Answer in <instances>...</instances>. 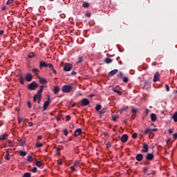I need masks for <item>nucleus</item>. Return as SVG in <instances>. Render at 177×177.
Segmentation results:
<instances>
[{
	"instance_id": "obj_1",
	"label": "nucleus",
	"mask_w": 177,
	"mask_h": 177,
	"mask_svg": "<svg viewBox=\"0 0 177 177\" xmlns=\"http://www.w3.org/2000/svg\"><path fill=\"white\" fill-rule=\"evenodd\" d=\"M73 91V86L71 85H64L62 86V92L64 93H70Z\"/></svg>"
},
{
	"instance_id": "obj_2",
	"label": "nucleus",
	"mask_w": 177,
	"mask_h": 177,
	"mask_svg": "<svg viewBox=\"0 0 177 177\" xmlns=\"http://www.w3.org/2000/svg\"><path fill=\"white\" fill-rule=\"evenodd\" d=\"M44 67H48V68H53L52 64H48L45 62L44 61H41L39 62V68L40 70H42Z\"/></svg>"
},
{
	"instance_id": "obj_3",
	"label": "nucleus",
	"mask_w": 177,
	"mask_h": 177,
	"mask_svg": "<svg viewBox=\"0 0 177 177\" xmlns=\"http://www.w3.org/2000/svg\"><path fill=\"white\" fill-rule=\"evenodd\" d=\"M38 86H39V85L37 84V82H32L28 85V88L30 89V91H35Z\"/></svg>"
},
{
	"instance_id": "obj_4",
	"label": "nucleus",
	"mask_w": 177,
	"mask_h": 177,
	"mask_svg": "<svg viewBox=\"0 0 177 177\" xmlns=\"http://www.w3.org/2000/svg\"><path fill=\"white\" fill-rule=\"evenodd\" d=\"M50 104V96L48 95V100L47 101L44 102V105H43V109L44 111L48 109V106Z\"/></svg>"
},
{
	"instance_id": "obj_5",
	"label": "nucleus",
	"mask_w": 177,
	"mask_h": 177,
	"mask_svg": "<svg viewBox=\"0 0 177 177\" xmlns=\"http://www.w3.org/2000/svg\"><path fill=\"white\" fill-rule=\"evenodd\" d=\"M73 68V65L71 64H65L64 66V71H71V69Z\"/></svg>"
},
{
	"instance_id": "obj_6",
	"label": "nucleus",
	"mask_w": 177,
	"mask_h": 177,
	"mask_svg": "<svg viewBox=\"0 0 177 177\" xmlns=\"http://www.w3.org/2000/svg\"><path fill=\"white\" fill-rule=\"evenodd\" d=\"M89 103H90L89 100L86 98L82 99L80 102L81 106H88Z\"/></svg>"
},
{
	"instance_id": "obj_7",
	"label": "nucleus",
	"mask_w": 177,
	"mask_h": 177,
	"mask_svg": "<svg viewBox=\"0 0 177 177\" xmlns=\"http://www.w3.org/2000/svg\"><path fill=\"white\" fill-rule=\"evenodd\" d=\"M44 88H45V86H41L40 89L37 91V93L36 95H39V100H41V94L42 92H44Z\"/></svg>"
},
{
	"instance_id": "obj_8",
	"label": "nucleus",
	"mask_w": 177,
	"mask_h": 177,
	"mask_svg": "<svg viewBox=\"0 0 177 177\" xmlns=\"http://www.w3.org/2000/svg\"><path fill=\"white\" fill-rule=\"evenodd\" d=\"M149 151V145L145 143L142 146V149H141V153H147Z\"/></svg>"
},
{
	"instance_id": "obj_9",
	"label": "nucleus",
	"mask_w": 177,
	"mask_h": 177,
	"mask_svg": "<svg viewBox=\"0 0 177 177\" xmlns=\"http://www.w3.org/2000/svg\"><path fill=\"white\" fill-rule=\"evenodd\" d=\"M81 133H82V129H77L75 132H74V134H73V136H80V135H81Z\"/></svg>"
},
{
	"instance_id": "obj_10",
	"label": "nucleus",
	"mask_w": 177,
	"mask_h": 177,
	"mask_svg": "<svg viewBox=\"0 0 177 177\" xmlns=\"http://www.w3.org/2000/svg\"><path fill=\"white\" fill-rule=\"evenodd\" d=\"M128 135L127 134H124L122 136L120 140L122 142V143H126V142L128 140Z\"/></svg>"
},
{
	"instance_id": "obj_11",
	"label": "nucleus",
	"mask_w": 177,
	"mask_h": 177,
	"mask_svg": "<svg viewBox=\"0 0 177 177\" xmlns=\"http://www.w3.org/2000/svg\"><path fill=\"white\" fill-rule=\"evenodd\" d=\"M145 158L148 161H151L154 158V155L153 153H147Z\"/></svg>"
},
{
	"instance_id": "obj_12",
	"label": "nucleus",
	"mask_w": 177,
	"mask_h": 177,
	"mask_svg": "<svg viewBox=\"0 0 177 177\" xmlns=\"http://www.w3.org/2000/svg\"><path fill=\"white\" fill-rule=\"evenodd\" d=\"M159 78H160V73L156 72L153 76V82H157Z\"/></svg>"
},
{
	"instance_id": "obj_13",
	"label": "nucleus",
	"mask_w": 177,
	"mask_h": 177,
	"mask_svg": "<svg viewBox=\"0 0 177 177\" xmlns=\"http://www.w3.org/2000/svg\"><path fill=\"white\" fill-rule=\"evenodd\" d=\"M19 82L21 85H24V77H23V75L21 73L19 74Z\"/></svg>"
},
{
	"instance_id": "obj_14",
	"label": "nucleus",
	"mask_w": 177,
	"mask_h": 177,
	"mask_svg": "<svg viewBox=\"0 0 177 177\" xmlns=\"http://www.w3.org/2000/svg\"><path fill=\"white\" fill-rule=\"evenodd\" d=\"M136 160L137 161H142V160H143V154L142 153L137 154L136 156Z\"/></svg>"
},
{
	"instance_id": "obj_15",
	"label": "nucleus",
	"mask_w": 177,
	"mask_h": 177,
	"mask_svg": "<svg viewBox=\"0 0 177 177\" xmlns=\"http://www.w3.org/2000/svg\"><path fill=\"white\" fill-rule=\"evenodd\" d=\"M38 78L40 84H48V81L46 80V79L41 77H39Z\"/></svg>"
},
{
	"instance_id": "obj_16",
	"label": "nucleus",
	"mask_w": 177,
	"mask_h": 177,
	"mask_svg": "<svg viewBox=\"0 0 177 177\" xmlns=\"http://www.w3.org/2000/svg\"><path fill=\"white\" fill-rule=\"evenodd\" d=\"M26 80L28 81V82H30L32 80V75L31 74L28 73L26 75Z\"/></svg>"
},
{
	"instance_id": "obj_17",
	"label": "nucleus",
	"mask_w": 177,
	"mask_h": 177,
	"mask_svg": "<svg viewBox=\"0 0 177 177\" xmlns=\"http://www.w3.org/2000/svg\"><path fill=\"white\" fill-rule=\"evenodd\" d=\"M151 120L153 122H156V121H157V116H156V113L151 114Z\"/></svg>"
},
{
	"instance_id": "obj_18",
	"label": "nucleus",
	"mask_w": 177,
	"mask_h": 177,
	"mask_svg": "<svg viewBox=\"0 0 177 177\" xmlns=\"http://www.w3.org/2000/svg\"><path fill=\"white\" fill-rule=\"evenodd\" d=\"M59 91H60V88H59L58 86H54L53 92H54L55 95H57V93H59Z\"/></svg>"
},
{
	"instance_id": "obj_19",
	"label": "nucleus",
	"mask_w": 177,
	"mask_h": 177,
	"mask_svg": "<svg viewBox=\"0 0 177 177\" xmlns=\"http://www.w3.org/2000/svg\"><path fill=\"white\" fill-rule=\"evenodd\" d=\"M118 73V69H114L109 73V75H115Z\"/></svg>"
},
{
	"instance_id": "obj_20",
	"label": "nucleus",
	"mask_w": 177,
	"mask_h": 177,
	"mask_svg": "<svg viewBox=\"0 0 177 177\" xmlns=\"http://www.w3.org/2000/svg\"><path fill=\"white\" fill-rule=\"evenodd\" d=\"M18 153L19 154V156H21V157H26V156H27V152L24 151H18Z\"/></svg>"
},
{
	"instance_id": "obj_21",
	"label": "nucleus",
	"mask_w": 177,
	"mask_h": 177,
	"mask_svg": "<svg viewBox=\"0 0 177 177\" xmlns=\"http://www.w3.org/2000/svg\"><path fill=\"white\" fill-rule=\"evenodd\" d=\"M104 62L106 64H110V63H111L113 62L112 59H110L109 57H106L104 59Z\"/></svg>"
},
{
	"instance_id": "obj_22",
	"label": "nucleus",
	"mask_w": 177,
	"mask_h": 177,
	"mask_svg": "<svg viewBox=\"0 0 177 177\" xmlns=\"http://www.w3.org/2000/svg\"><path fill=\"white\" fill-rule=\"evenodd\" d=\"M8 138V135L6 134H3L1 137H0V142L2 143L5 139Z\"/></svg>"
},
{
	"instance_id": "obj_23",
	"label": "nucleus",
	"mask_w": 177,
	"mask_h": 177,
	"mask_svg": "<svg viewBox=\"0 0 177 177\" xmlns=\"http://www.w3.org/2000/svg\"><path fill=\"white\" fill-rule=\"evenodd\" d=\"M112 91L113 92H115V93H118V95H119L120 96H121V95H122V92H121L120 91L117 90L115 88H113Z\"/></svg>"
},
{
	"instance_id": "obj_24",
	"label": "nucleus",
	"mask_w": 177,
	"mask_h": 177,
	"mask_svg": "<svg viewBox=\"0 0 177 177\" xmlns=\"http://www.w3.org/2000/svg\"><path fill=\"white\" fill-rule=\"evenodd\" d=\"M151 133H153L151 131V129H149V128L147 129V130L144 132V135H148V134L151 135Z\"/></svg>"
},
{
	"instance_id": "obj_25",
	"label": "nucleus",
	"mask_w": 177,
	"mask_h": 177,
	"mask_svg": "<svg viewBox=\"0 0 177 177\" xmlns=\"http://www.w3.org/2000/svg\"><path fill=\"white\" fill-rule=\"evenodd\" d=\"M32 71L33 73L35 74V75H38L39 73V69L38 68H32Z\"/></svg>"
},
{
	"instance_id": "obj_26",
	"label": "nucleus",
	"mask_w": 177,
	"mask_h": 177,
	"mask_svg": "<svg viewBox=\"0 0 177 177\" xmlns=\"http://www.w3.org/2000/svg\"><path fill=\"white\" fill-rule=\"evenodd\" d=\"M172 119L174 120V122H177V111L174 113Z\"/></svg>"
},
{
	"instance_id": "obj_27",
	"label": "nucleus",
	"mask_w": 177,
	"mask_h": 177,
	"mask_svg": "<svg viewBox=\"0 0 177 177\" xmlns=\"http://www.w3.org/2000/svg\"><path fill=\"white\" fill-rule=\"evenodd\" d=\"M37 100H39V95L35 94L33 97V101L34 102H37Z\"/></svg>"
},
{
	"instance_id": "obj_28",
	"label": "nucleus",
	"mask_w": 177,
	"mask_h": 177,
	"mask_svg": "<svg viewBox=\"0 0 177 177\" xmlns=\"http://www.w3.org/2000/svg\"><path fill=\"white\" fill-rule=\"evenodd\" d=\"M19 145H20V146H24V145H26V141H24L23 139H20V140H19Z\"/></svg>"
},
{
	"instance_id": "obj_29",
	"label": "nucleus",
	"mask_w": 177,
	"mask_h": 177,
	"mask_svg": "<svg viewBox=\"0 0 177 177\" xmlns=\"http://www.w3.org/2000/svg\"><path fill=\"white\" fill-rule=\"evenodd\" d=\"M83 8H88L89 7V3L84 1L82 4Z\"/></svg>"
},
{
	"instance_id": "obj_30",
	"label": "nucleus",
	"mask_w": 177,
	"mask_h": 177,
	"mask_svg": "<svg viewBox=\"0 0 177 177\" xmlns=\"http://www.w3.org/2000/svg\"><path fill=\"white\" fill-rule=\"evenodd\" d=\"M32 160H33L32 156H27V161H28L29 162H32Z\"/></svg>"
},
{
	"instance_id": "obj_31",
	"label": "nucleus",
	"mask_w": 177,
	"mask_h": 177,
	"mask_svg": "<svg viewBox=\"0 0 177 177\" xmlns=\"http://www.w3.org/2000/svg\"><path fill=\"white\" fill-rule=\"evenodd\" d=\"M102 109V105L100 104H97L96 106H95V110L96 111H99L100 110Z\"/></svg>"
},
{
	"instance_id": "obj_32",
	"label": "nucleus",
	"mask_w": 177,
	"mask_h": 177,
	"mask_svg": "<svg viewBox=\"0 0 177 177\" xmlns=\"http://www.w3.org/2000/svg\"><path fill=\"white\" fill-rule=\"evenodd\" d=\"M131 113L133 115H135V114H136V113H138V109H135V108L132 109Z\"/></svg>"
},
{
	"instance_id": "obj_33",
	"label": "nucleus",
	"mask_w": 177,
	"mask_h": 177,
	"mask_svg": "<svg viewBox=\"0 0 177 177\" xmlns=\"http://www.w3.org/2000/svg\"><path fill=\"white\" fill-rule=\"evenodd\" d=\"M23 177H31V174L26 172V173L24 174Z\"/></svg>"
},
{
	"instance_id": "obj_34",
	"label": "nucleus",
	"mask_w": 177,
	"mask_h": 177,
	"mask_svg": "<svg viewBox=\"0 0 177 177\" xmlns=\"http://www.w3.org/2000/svg\"><path fill=\"white\" fill-rule=\"evenodd\" d=\"M5 159L7 160L8 161H9V160H10V155L9 154V153H8L5 156Z\"/></svg>"
},
{
	"instance_id": "obj_35",
	"label": "nucleus",
	"mask_w": 177,
	"mask_h": 177,
	"mask_svg": "<svg viewBox=\"0 0 177 177\" xmlns=\"http://www.w3.org/2000/svg\"><path fill=\"white\" fill-rule=\"evenodd\" d=\"M123 75H124V73L122 72H119V74L118 75V77L122 79L124 77Z\"/></svg>"
},
{
	"instance_id": "obj_36",
	"label": "nucleus",
	"mask_w": 177,
	"mask_h": 177,
	"mask_svg": "<svg viewBox=\"0 0 177 177\" xmlns=\"http://www.w3.org/2000/svg\"><path fill=\"white\" fill-rule=\"evenodd\" d=\"M122 80L123 82H128L129 81V80L127 77H123Z\"/></svg>"
},
{
	"instance_id": "obj_37",
	"label": "nucleus",
	"mask_w": 177,
	"mask_h": 177,
	"mask_svg": "<svg viewBox=\"0 0 177 177\" xmlns=\"http://www.w3.org/2000/svg\"><path fill=\"white\" fill-rule=\"evenodd\" d=\"M37 167H41V166L42 165V163L39 161H36L35 162Z\"/></svg>"
},
{
	"instance_id": "obj_38",
	"label": "nucleus",
	"mask_w": 177,
	"mask_h": 177,
	"mask_svg": "<svg viewBox=\"0 0 177 177\" xmlns=\"http://www.w3.org/2000/svg\"><path fill=\"white\" fill-rule=\"evenodd\" d=\"M83 60H84V57H79L78 60H77V63H82Z\"/></svg>"
},
{
	"instance_id": "obj_39",
	"label": "nucleus",
	"mask_w": 177,
	"mask_h": 177,
	"mask_svg": "<svg viewBox=\"0 0 177 177\" xmlns=\"http://www.w3.org/2000/svg\"><path fill=\"white\" fill-rule=\"evenodd\" d=\"M52 67L53 68H50V70H52L53 74H57V72H56V71L55 70V68L53 67V64H52Z\"/></svg>"
},
{
	"instance_id": "obj_40",
	"label": "nucleus",
	"mask_w": 177,
	"mask_h": 177,
	"mask_svg": "<svg viewBox=\"0 0 177 177\" xmlns=\"http://www.w3.org/2000/svg\"><path fill=\"white\" fill-rule=\"evenodd\" d=\"M64 135L67 136L68 135V130L67 129H64Z\"/></svg>"
},
{
	"instance_id": "obj_41",
	"label": "nucleus",
	"mask_w": 177,
	"mask_h": 177,
	"mask_svg": "<svg viewBox=\"0 0 177 177\" xmlns=\"http://www.w3.org/2000/svg\"><path fill=\"white\" fill-rule=\"evenodd\" d=\"M132 138H133V139H136V138H138V133H133L132 134Z\"/></svg>"
},
{
	"instance_id": "obj_42",
	"label": "nucleus",
	"mask_w": 177,
	"mask_h": 177,
	"mask_svg": "<svg viewBox=\"0 0 177 177\" xmlns=\"http://www.w3.org/2000/svg\"><path fill=\"white\" fill-rule=\"evenodd\" d=\"M36 147H42L43 145L42 144H40L39 142H37L36 145H35Z\"/></svg>"
},
{
	"instance_id": "obj_43",
	"label": "nucleus",
	"mask_w": 177,
	"mask_h": 177,
	"mask_svg": "<svg viewBox=\"0 0 177 177\" xmlns=\"http://www.w3.org/2000/svg\"><path fill=\"white\" fill-rule=\"evenodd\" d=\"M15 1V0H8L6 4H7V5H10L11 3H13V1Z\"/></svg>"
},
{
	"instance_id": "obj_44",
	"label": "nucleus",
	"mask_w": 177,
	"mask_h": 177,
	"mask_svg": "<svg viewBox=\"0 0 177 177\" xmlns=\"http://www.w3.org/2000/svg\"><path fill=\"white\" fill-rule=\"evenodd\" d=\"M66 121H70V120H71V116H70V115H66Z\"/></svg>"
},
{
	"instance_id": "obj_45",
	"label": "nucleus",
	"mask_w": 177,
	"mask_h": 177,
	"mask_svg": "<svg viewBox=\"0 0 177 177\" xmlns=\"http://www.w3.org/2000/svg\"><path fill=\"white\" fill-rule=\"evenodd\" d=\"M106 147L109 149L110 147H111V142H109L108 143H106Z\"/></svg>"
},
{
	"instance_id": "obj_46",
	"label": "nucleus",
	"mask_w": 177,
	"mask_h": 177,
	"mask_svg": "<svg viewBox=\"0 0 177 177\" xmlns=\"http://www.w3.org/2000/svg\"><path fill=\"white\" fill-rule=\"evenodd\" d=\"M104 113H106V110H105V109H102V110H101V111H100V115L104 114Z\"/></svg>"
},
{
	"instance_id": "obj_47",
	"label": "nucleus",
	"mask_w": 177,
	"mask_h": 177,
	"mask_svg": "<svg viewBox=\"0 0 177 177\" xmlns=\"http://www.w3.org/2000/svg\"><path fill=\"white\" fill-rule=\"evenodd\" d=\"M37 169H37V167H34L32 169V172L35 173V172H37Z\"/></svg>"
},
{
	"instance_id": "obj_48",
	"label": "nucleus",
	"mask_w": 177,
	"mask_h": 177,
	"mask_svg": "<svg viewBox=\"0 0 177 177\" xmlns=\"http://www.w3.org/2000/svg\"><path fill=\"white\" fill-rule=\"evenodd\" d=\"M167 92H169V86L168 84L165 85Z\"/></svg>"
},
{
	"instance_id": "obj_49",
	"label": "nucleus",
	"mask_w": 177,
	"mask_h": 177,
	"mask_svg": "<svg viewBox=\"0 0 177 177\" xmlns=\"http://www.w3.org/2000/svg\"><path fill=\"white\" fill-rule=\"evenodd\" d=\"M28 107L29 109H31V107H32V105L31 104V102L30 101L28 102Z\"/></svg>"
},
{
	"instance_id": "obj_50",
	"label": "nucleus",
	"mask_w": 177,
	"mask_h": 177,
	"mask_svg": "<svg viewBox=\"0 0 177 177\" xmlns=\"http://www.w3.org/2000/svg\"><path fill=\"white\" fill-rule=\"evenodd\" d=\"M74 165H75V167H78V166L80 165V162L75 161V162H74Z\"/></svg>"
},
{
	"instance_id": "obj_51",
	"label": "nucleus",
	"mask_w": 177,
	"mask_h": 177,
	"mask_svg": "<svg viewBox=\"0 0 177 177\" xmlns=\"http://www.w3.org/2000/svg\"><path fill=\"white\" fill-rule=\"evenodd\" d=\"M126 110H128V106H126V107H124V108H122V109H121V112H120V113H122V111H126Z\"/></svg>"
},
{
	"instance_id": "obj_52",
	"label": "nucleus",
	"mask_w": 177,
	"mask_h": 177,
	"mask_svg": "<svg viewBox=\"0 0 177 177\" xmlns=\"http://www.w3.org/2000/svg\"><path fill=\"white\" fill-rule=\"evenodd\" d=\"M28 57H30V58L34 57V53H29V55H28Z\"/></svg>"
},
{
	"instance_id": "obj_53",
	"label": "nucleus",
	"mask_w": 177,
	"mask_h": 177,
	"mask_svg": "<svg viewBox=\"0 0 177 177\" xmlns=\"http://www.w3.org/2000/svg\"><path fill=\"white\" fill-rule=\"evenodd\" d=\"M150 110H149V109H147L145 110V115H149V113Z\"/></svg>"
},
{
	"instance_id": "obj_54",
	"label": "nucleus",
	"mask_w": 177,
	"mask_h": 177,
	"mask_svg": "<svg viewBox=\"0 0 177 177\" xmlns=\"http://www.w3.org/2000/svg\"><path fill=\"white\" fill-rule=\"evenodd\" d=\"M71 171L72 172H74V171H75V167H74V166H71Z\"/></svg>"
},
{
	"instance_id": "obj_55",
	"label": "nucleus",
	"mask_w": 177,
	"mask_h": 177,
	"mask_svg": "<svg viewBox=\"0 0 177 177\" xmlns=\"http://www.w3.org/2000/svg\"><path fill=\"white\" fill-rule=\"evenodd\" d=\"M151 132H157L158 131V129H151Z\"/></svg>"
},
{
	"instance_id": "obj_56",
	"label": "nucleus",
	"mask_w": 177,
	"mask_h": 177,
	"mask_svg": "<svg viewBox=\"0 0 177 177\" xmlns=\"http://www.w3.org/2000/svg\"><path fill=\"white\" fill-rule=\"evenodd\" d=\"M118 118V116H113V121H117Z\"/></svg>"
},
{
	"instance_id": "obj_57",
	"label": "nucleus",
	"mask_w": 177,
	"mask_h": 177,
	"mask_svg": "<svg viewBox=\"0 0 177 177\" xmlns=\"http://www.w3.org/2000/svg\"><path fill=\"white\" fill-rule=\"evenodd\" d=\"M77 74V72L75 71H72L71 73H70V75H75Z\"/></svg>"
},
{
	"instance_id": "obj_58",
	"label": "nucleus",
	"mask_w": 177,
	"mask_h": 177,
	"mask_svg": "<svg viewBox=\"0 0 177 177\" xmlns=\"http://www.w3.org/2000/svg\"><path fill=\"white\" fill-rule=\"evenodd\" d=\"M147 171H149V168H147V167L143 168V172H147Z\"/></svg>"
},
{
	"instance_id": "obj_59",
	"label": "nucleus",
	"mask_w": 177,
	"mask_h": 177,
	"mask_svg": "<svg viewBox=\"0 0 177 177\" xmlns=\"http://www.w3.org/2000/svg\"><path fill=\"white\" fill-rule=\"evenodd\" d=\"M21 121H23V118H18V122L19 124H21Z\"/></svg>"
},
{
	"instance_id": "obj_60",
	"label": "nucleus",
	"mask_w": 177,
	"mask_h": 177,
	"mask_svg": "<svg viewBox=\"0 0 177 177\" xmlns=\"http://www.w3.org/2000/svg\"><path fill=\"white\" fill-rule=\"evenodd\" d=\"M173 138H174V139H177V133H176L173 135Z\"/></svg>"
},
{
	"instance_id": "obj_61",
	"label": "nucleus",
	"mask_w": 177,
	"mask_h": 177,
	"mask_svg": "<svg viewBox=\"0 0 177 177\" xmlns=\"http://www.w3.org/2000/svg\"><path fill=\"white\" fill-rule=\"evenodd\" d=\"M28 125H29V127H32L34 125V124L32 123V122H29Z\"/></svg>"
},
{
	"instance_id": "obj_62",
	"label": "nucleus",
	"mask_w": 177,
	"mask_h": 177,
	"mask_svg": "<svg viewBox=\"0 0 177 177\" xmlns=\"http://www.w3.org/2000/svg\"><path fill=\"white\" fill-rule=\"evenodd\" d=\"M168 132H169V133H173V132H174V131H172V129H169V130H168Z\"/></svg>"
},
{
	"instance_id": "obj_63",
	"label": "nucleus",
	"mask_w": 177,
	"mask_h": 177,
	"mask_svg": "<svg viewBox=\"0 0 177 177\" xmlns=\"http://www.w3.org/2000/svg\"><path fill=\"white\" fill-rule=\"evenodd\" d=\"M37 139H38L39 140H41L42 139V136H37Z\"/></svg>"
},
{
	"instance_id": "obj_64",
	"label": "nucleus",
	"mask_w": 177,
	"mask_h": 177,
	"mask_svg": "<svg viewBox=\"0 0 177 177\" xmlns=\"http://www.w3.org/2000/svg\"><path fill=\"white\" fill-rule=\"evenodd\" d=\"M150 83L149 82H145V86H147Z\"/></svg>"
}]
</instances>
